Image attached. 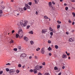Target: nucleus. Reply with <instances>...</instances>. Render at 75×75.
<instances>
[{
	"label": "nucleus",
	"instance_id": "45",
	"mask_svg": "<svg viewBox=\"0 0 75 75\" xmlns=\"http://www.w3.org/2000/svg\"><path fill=\"white\" fill-rule=\"evenodd\" d=\"M68 7H67L65 8L66 10H67V11L68 10Z\"/></svg>",
	"mask_w": 75,
	"mask_h": 75
},
{
	"label": "nucleus",
	"instance_id": "50",
	"mask_svg": "<svg viewBox=\"0 0 75 75\" xmlns=\"http://www.w3.org/2000/svg\"><path fill=\"white\" fill-rule=\"evenodd\" d=\"M3 74V71H0V74Z\"/></svg>",
	"mask_w": 75,
	"mask_h": 75
},
{
	"label": "nucleus",
	"instance_id": "32",
	"mask_svg": "<svg viewBox=\"0 0 75 75\" xmlns=\"http://www.w3.org/2000/svg\"><path fill=\"white\" fill-rule=\"evenodd\" d=\"M60 28V25H58L57 26V28L58 29V28Z\"/></svg>",
	"mask_w": 75,
	"mask_h": 75
},
{
	"label": "nucleus",
	"instance_id": "13",
	"mask_svg": "<svg viewBox=\"0 0 75 75\" xmlns=\"http://www.w3.org/2000/svg\"><path fill=\"white\" fill-rule=\"evenodd\" d=\"M26 26H27V27H26L27 29H29V28H30V26L29 25H27V24L26 25Z\"/></svg>",
	"mask_w": 75,
	"mask_h": 75
},
{
	"label": "nucleus",
	"instance_id": "46",
	"mask_svg": "<svg viewBox=\"0 0 75 75\" xmlns=\"http://www.w3.org/2000/svg\"><path fill=\"white\" fill-rule=\"evenodd\" d=\"M42 65H45V62H44L42 63Z\"/></svg>",
	"mask_w": 75,
	"mask_h": 75
},
{
	"label": "nucleus",
	"instance_id": "9",
	"mask_svg": "<svg viewBox=\"0 0 75 75\" xmlns=\"http://www.w3.org/2000/svg\"><path fill=\"white\" fill-rule=\"evenodd\" d=\"M25 6L26 7V8H27L28 9H30V6L28 5L27 4H25Z\"/></svg>",
	"mask_w": 75,
	"mask_h": 75
},
{
	"label": "nucleus",
	"instance_id": "52",
	"mask_svg": "<svg viewBox=\"0 0 75 75\" xmlns=\"http://www.w3.org/2000/svg\"><path fill=\"white\" fill-rule=\"evenodd\" d=\"M36 15H38V12H37V11H36Z\"/></svg>",
	"mask_w": 75,
	"mask_h": 75
},
{
	"label": "nucleus",
	"instance_id": "23",
	"mask_svg": "<svg viewBox=\"0 0 75 75\" xmlns=\"http://www.w3.org/2000/svg\"><path fill=\"white\" fill-rule=\"evenodd\" d=\"M48 50H49V51H50L52 50V48H51V47H49L48 48Z\"/></svg>",
	"mask_w": 75,
	"mask_h": 75
},
{
	"label": "nucleus",
	"instance_id": "22",
	"mask_svg": "<svg viewBox=\"0 0 75 75\" xmlns=\"http://www.w3.org/2000/svg\"><path fill=\"white\" fill-rule=\"evenodd\" d=\"M18 48L19 50L20 51L21 50V47L20 46H18Z\"/></svg>",
	"mask_w": 75,
	"mask_h": 75
},
{
	"label": "nucleus",
	"instance_id": "47",
	"mask_svg": "<svg viewBox=\"0 0 75 75\" xmlns=\"http://www.w3.org/2000/svg\"><path fill=\"white\" fill-rule=\"evenodd\" d=\"M6 65H11V64L8 63L6 64Z\"/></svg>",
	"mask_w": 75,
	"mask_h": 75
},
{
	"label": "nucleus",
	"instance_id": "43",
	"mask_svg": "<svg viewBox=\"0 0 75 75\" xmlns=\"http://www.w3.org/2000/svg\"><path fill=\"white\" fill-rule=\"evenodd\" d=\"M30 72H33V70L31 69L30 70Z\"/></svg>",
	"mask_w": 75,
	"mask_h": 75
},
{
	"label": "nucleus",
	"instance_id": "2",
	"mask_svg": "<svg viewBox=\"0 0 75 75\" xmlns=\"http://www.w3.org/2000/svg\"><path fill=\"white\" fill-rule=\"evenodd\" d=\"M35 68L38 71H40V70H41V68H42V66L37 65L35 67Z\"/></svg>",
	"mask_w": 75,
	"mask_h": 75
},
{
	"label": "nucleus",
	"instance_id": "27",
	"mask_svg": "<svg viewBox=\"0 0 75 75\" xmlns=\"http://www.w3.org/2000/svg\"><path fill=\"white\" fill-rule=\"evenodd\" d=\"M55 47L56 49H58V46L57 45H55Z\"/></svg>",
	"mask_w": 75,
	"mask_h": 75
},
{
	"label": "nucleus",
	"instance_id": "54",
	"mask_svg": "<svg viewBox=\"0 0 75 75\" xmlns=\"http://www.w3.org/2000/svg\"><path fill=\"white\" fill-rule=\"evenodd\" d=\"M31 58H32V57L30 56V57H29V59H31Z\"/></svg>",
	"mask_w": 75,
	"mask_h": 75
},
{
	"label": "nucleus",
	"instance_id": "64",
	"mask_svg": "<svg viewBox=\"0 0 75 75\" xmlns=\"http://www.w3.org/2000/svg\"><path fill=\"white\" fill-rule=\"evenodd\" d=\"M64 6H67V4H66V3H64Z\"/></svg>",
	"mask_w": 75,
	"mask_h": 75
},
{
	"label": "nucleus",
	"instance_id": "39",
	"mask_svg": "<svg viewBox=\"0 0 75 75\" xmlns=\"http://www.w3.org/2000/svg\"><path fill=\"white\" fill-rule=\"evenodd\" d=\"M57 22L58 24H61V22L59 21H58Z\"/></svg>",
	"mask_w": 75,
	"mask_h": 75
},
{
	"label": "nucleus",
	"instance_id": "11",
	"mask_svg": "<svg viewBox=\"0 0 75 75\" xmlns=\"http://www.w3.org/2000/svg\"><path fill=\"white\" fill-rule=\"evenodd\" d=\"M19 11L21 13H23L24 12V10H23V9L22 8H19Z\"/></svg>",
	"mask_w": 75,
	"mask_h": 75
},
{
	"label": "nucleus",
	"instance_id": "63",
	"mask_svg": "<svg viewBox=\"0 0 75 75\" xmlns=\"http://www.w3.org/2000/svg\"><path fill=\"white\" fill-rule=\"evenodd\" d=\"M74 22H73L72 23V25H74Z\"/></svg>",
	"mask_w": 75,
	"mask_h": 75
},
{
	"label": "nucleus",
	"instance_id": "61",
	"mask_svg": "<svg viewBox=\"0 0 75 75\" xmlns=\"http://www.w3.org/2000/svg\"><path fill=\"white\" fill-rule=\"evenodd\" d=\"M61 75V72H60L58 74V75Z\"/></svg>",
	"mask_w": 75,
	"mask_h": 75
},
{
	"label": "nucleus",
	"instance_id": "16",
	"mask_svg": "<svg viewBox=\"0 0 75 75\" xmlns=\"http://www.w3.org/2000/svg\"><path fill=\"white\" fill-rule=\"evenodd\" d=\"M49 5L50 7L52 6V2H49Z\"/></svg>",
	"mask_w": 75,
	"mask_h": 75
},
{
	"label": "nucleus",
	"instance_id": "37",
	"mask_svg": "<svg viewBox=\"0 0 75 75\" xmlns=\"http://www.w3.org/2000/svg\"><path fill=\"white\" fill-rule=\"evenodd\" d=\"M55 70H57V69H58V68H57V67H54V68Z\"/></svg>",
	"mask_w": 75,
	"mask_h": 75
},
{
	"label": "nucleus",
	"instance_id": "36",
	"mask_svg": "<svg viewBox=\"0 0 75 75\" xmlns=\"http://www.w3.org/2000/svg\"><path fill=\"white\" fill-rule=\"evenodd\" d=\"M13 50L14 51H17V49L16 48H14L13 49Z\"/></svg>",
	"mask_w": 75,
	"mask_h": 75
},
{
	"label": "nucleus",
	"instance_id": "30",
	"mask_svg": "<svg viewBox=\"0 0 75 75\" xmlns=\"http://www.w3.org/2000/svg\"><path fill=\"white\" fill-rule=\"evenodd\" d=\"M28 4L29 5V6H31V5H32V3L31 2H29Z\"/></svg>",
	"mask_w": 75,
	"mask_h": 75
},
{
	"label": "nucleus",
	"instance_id": "31",
	"mask_svg": "<svg viewBox=\"0 0 75 75\" xmlns=\"http://www.w3.org/2000/svg\"><path fill=\"white\" fill-rule=\"evenodd\" d=\"M18 66L19 68H21V65L20 64H19L18 65Z\"/></svg>",
	"mask_w": 75,
	"mask_h": 75
},
{
	"label": "nucleus",
	"instance_id": "41",
	"mask_svg": "<svg viewBox=\"0 0 75 75\" xmlns=\"http://www.w3.org/2000/svg\"><path fill=\"white\" fill-rule=\"evenodd\" d=\"M52 32L54 33H55L56 32V31H55V30H52Z\"/></svg>",
	"mask_w": 75,
	"mask_h": 75
},
{
	"label": "nucleus",
	"instance_id": "33",
	"mask_svg": "<svg viewBox=\"0 0 75 75\" xmlns=\"http://www.w3.org/2000/svg\"><path fill=\"white\" fill-rule=\"evenodd\" d=\"M6 71L7 72H8V71H10V70L8 68H6Z\"/></svg>",
	"mask_w": 75,
	"mask_h": 75
},
{
	"label": "nucleus",
	"instance_id": "18",
	"mask_svg": "<svg viewBox=\"0 0 75 75\" xmlns=\"http://www.w3.org/2000/svg\"><path fill=\"white\" fill-rule=\"evenodd\" d=\"M34 1H35L36 4H38V3L39 2V0H34Z\"/></svg>",
	"mask_w": 75,
	"mask_h": 75
},
{
	"label": "nucleus",
	"instance_id": "51",
	"mask_svg": "<svg viewBox=\"0 0 75 75\" xmlns=\"http://www.w3.org/2000/svg\"><path fill=\"white\" fill-rule=\"evenodd\" d=\"M69 23H72V21H70V20H69Z\"/></svg>",
	"mask_w": 75,
	"mask_h": 75
},
{
	"label": "nucleus",
	"instance_id": "60",
	"mask_svg": "<svg viewBox=\"0 0 75 75\" xmlns=\"http://www.w3.org/2000/svg\"><path fill=\"white\" fill-rule=\"evenodd\" d=\"M70 54V53H69L68 54L67 53V55H68V56H69V54Z\"/></svg>",
	"mask_w": 75,
	"mask_h": 75
},
{
	"label": "nucleus",
	"instance_id": "21",
	"mask_svg": "<svg viewBox=\"0 0 75 75\" xmlns=\"http://www.w3.org/2000/svg\"><path fill=\"white\" fill-rule=\"evenodd\" d=\"M29 34H33V31L32 30H31L29 32Z\"/></svg>",
	"mask_w": 75,
	"mask_h": 75
},
{
	"label": "nucleus",
	"instance_id": "57",
	"mask_svg": "<svg viewBox=\"0 0 75 75\" xmlns=\"http://www.w3.org/2000/svg\"><path fill=\"white\" fill-rule=\"evenodd\" d=\"M66 34H67V35H68V34H69V33L68 32H66Z\"/></svg>",
	"mask_w": 75,
	"mask_h": 75
},
{
	"label": "nucleus",
	"instance_id": "35",
	"mask_svg": "<svg viewBox=\"0 0 75 75\" xmlns=\"http://www.w3.org/2000/svg\"><path fill=\"white\" fill-rule=\"evenodd\" d=\"M72 15H73V16L74 17H75V13L74 12H73L72 13Z\"/></svg>",
	"mask_w": 75,
	"mask_h": 75
},
{
	"label": "nucleus",
	"instance_id": "15",
	"mask_svg": "<svg viewBox=\"0 0 75 75\" xmlns=\"http://www.w3.org/2000/svg\"><path fill=\"white\" fill-rule=\"evenodd\" d=\"M2 13H3V11L1 10H0V17L2 16Z\"/></svg>",
	"mask_w": 75,
	"mask_h": 75
},
{
	"label": "nucleus",
	"instance_id": "44",
	"mask_svg": "<svg viewBox=\"0 0 75 75\" xmlns=\"http://www.w3.org/2000/svg\"><path fill=\"white\" fill-rule=\"evenodd\" d=\"M35 59H38V57H37V56H35Z\"/></svg>",
	"mask_w": 75,
	"mask_h": 75
},
{
	"label": "nucleus",
	"instance_id": "3",
	"mask_svg": "<svg viewBox=\"0 0 75 75\" xmlns=\"http://www.w3.org/2000/svg\"><path fill=\"white\" fill-rule=\"evenodd\" d=\"M22 32H23V31L21 30H19L18 31V33L19 34V38H22V37L23 36V34L21 33H22Z\"/></svg>",
	"mask_w": 75,
	"mask_h": 75
},
{
	"label": "nucleus",
	"instance_id": "53",
	"mask_svg": "<svg viewBox=\"0 0 75 75\" xmlns=\"http://www.w3.org/2000/svg\"><path fill=\"white\" fill-rule=\"evenodd\" d=\"M48 43H49V44H50L51 43V41L50 40H48Z\"/></svg>",
	"mask_w": 75,
	"mask_h": 75
},
{
	"label": "nucleus",
	"instance_id": "17",
	"mask_svg": "<svg viewBox=\"0 0 75 75\" xmlns=\"http://www.w3.org/2000/svg\"><path fill=\"white\" fill-rule=\"evenodd\" d=\"M18 37H19V34H17V33H16V38H18Z\"/></svg>",
	"mask_w": 75,
	"mask_h": 75
},
{
	"label": "nucleus",
	"instance_id": "10",
	"mask_svg": "<svg viewBox=\"0 0 75 75\" xmlns=\"http://www.w3.org/2000/svg\"><path fill=\"white\" fill-rule=\"evenodd\" d=\"M24 39L25 41H28V38L25 36L24 38Z\"/></svg>",
	"mask_w": 75,
	"mask_h": 75
},
{
	"label": "nucleus",
	"instance_id": "29",
	"mask_svg": "<svg viewBox=\"0 0 75 75\" xmlns=\"http://www.w3.org/2000/svg\"><path fill=\"white\" fill-rule=\"evenodd\" d=\"M27 8H26V7H25L23 8V10L24 11H25L26 10H27Z\"/></svg>",
	"mask_w": 75,
	"mask_h": 75
},
{
	"label": "nucleus",
	"instance_id": "38",
	"mask_svg": "<svg viewBox=\"0 0 75 75\" xmlns=\"http://www.w3.org/2000/svg\"><path fill=\"white\" fill-rule=\"evenodd\" d=\"M19 72H20V71H19V70H16V73H17V74H18Z\"/></svg>",
	"mask_w": 75,
	"mask_h": 75
},
{
	"label": "nucleus",
	"instance_id": "4",
	"mask_svg": "<svg viewBox=\"0 0 75 75\" xmlns=\"http://www.w3.org/2000/svg\"><path fill=\"white\" fill-rule=\"evenodd\" d=\"M16 72V70L15 69H11L10 70V74L11 75H13L14 74V72Z\"/></svg>",
	"mask_w": 75,
	"mask_h": 75
},
{
	"label": "nucleus",
	"instance_id": "5",
	"mask_svg": "<svg viewBox=\"0 0 75 75\" xmlns=\"http://www.w3.org/2000/svg\"><path fill=\"white\" fill-rule=\"evenodd\" d=\"M14 13L15 16H19L20 13L17 10L15 11H13Z\"/></svg>",
	"mask_w": 75,
	"mask_h": 75
},
{
	"label": "nucleus",
	"instance_id": "14",
	"mask_svg": "<svg viewBox=\"0 0 75 75\" xmlns=\"http://www.w3.org/2000/svg\"><path fill=\"white\" fill-rule=\"evenodd\" d=\"M33 72H34V74H37V70L35 69H34Z\"/></svg>",
	"mask_w": 75,
	"mask_h": 75
},
{
	"label": "nucleus",
	"instance_id": "8",
	"mask_svg": "<svg viewBox=\"0 0 75 75\" xmlns=\"http://www.w3.org/2000/svg\"><path fill=\"white\" fill-rule=\"evenodd\" d=\"M47 31V30L46 29H43L41 32L42 34H45Z\"/></svg>",
	"mask_w": 75,
	"mask_h": 75
},
{
	"label": "nucleus",
	"instance_id": "7",
	"mask_svg": "<svg viewBox=\"0 0 75 75\" xmlns=\"http://www.w3.org/2000/svg\"><path fill=\"white\" fill-rule=\"evenodd\" d=\"M45 52V48L44 47H43L41 50V53L42 54H44Z\"/></svg>",
	"mask_w": 75,
	"mask_h": 75
},
{
	"label": "nucleus",
	"instance_id": "55",
	"mask_svg": "<svg viewBox=\"0 0 75 75\" xmlns=\"http://www.w3.org/2000/svg\"><path fill=\"white\" fill-rule=\"evenodd\" d=\"M52 55V54H51V53H49V55H50V56H51Z\"/></svg>",
	"mask_w": 75,
	"mask_h": 75
},
{
	"label": "nucleus",
	"instance_id": "49",
	"mask_svg": "<svg viewBox=\"0 0 75 75\" xmlns=\"http://www.w3.org/2000/svg\"><path fill=\"white\" fill-rule=\"evenodd\" d=\"M65 68V66H64L62 67V69H63Z\"/></svg>",
	"mask_w": 75,
	"mask_h": 75
},
{
	"label": "nucleus",
	"instance_id": "40",
	"mask_svg": "<svg viewBox=\"0 0 75 75\" xmlns=\"http://www.w3.org/2000/svg\"><path fill=\"white\" fill-rule=\"evenodd\" d=\"M45 75H50V74L48 73H46L45 74Z\"/></svg>",
	"mask_w": 75,
	"mask_h": 75
},
{
	"label": "nucleus",
	"instance_id": "19",
	"mask_svg": "<svg viewBox=\"0 0 75 75\" xmlns=\"http://www.w3.org/2000/svg\"><path fill=\"white\" fill-rule=\"evenodd\" d=\"M69 41L70 42H72V41H74V40H72V38H71L69 39Z\"/></svg>",
	"mask_w": 75,
	"mask_h": 75
},
{
	"label": "nucleus",
	"instance_id": "48",
	"mask_svg": "<svg viewBox=\"0 0 75 75\" xmlns=\"http://www.w3.org/2000/svg\"><path fill=\"white\" fill-rule=\"evenodd\" d=\"M14 32H15V31H14V30H13L12 31V34H13V33H14Z\"/></svg>",
	"mask_w": 75,
	"mask_h": 75
},
{
	"label": "nucleus",
	"instance_id": "20",
	"mask_svg": "<svg viewBox=\"0 0 75 75\" xmlns=\"http://www.w3.org/2000/svg\"><path fill=\"white\" fill-rule=\"evenodd\" d=\"M50 7L52 10V11H54V7H52V6H50Z\"/></svg>",
	"mask_w": 75,
	"mask_h": 75
},
{
	"label": "nucleus",
	"instance_id": "62",
	"mask_svg": "<svg viewBox=\"0 0 75 75\" xmlns=\"http://www.w3.org/2000/svg\"><path fill=\"white\" fill-rule=\"evenodd\" d=\"M69 71H67V74H69Z\"/></svg>",
	"mask_w": 75,
	"mask_h": 75
},
{
	"label": "nucleus",
	"instance_id": "26",
	"mask_svg": "<svg viewBox=\"0 0 75 75\" xmlns=\"http://www.w3.org/2000/svg\"><path fill=\"white\" fill-rule=\"evenodd\" d=\"M44 17L46 19H49V18L46 16H45Z\"/></svg>",
	"mask_w": 75,
	"mask_h": 75
},
{
	"label": "nucleus",
	"instance_id": "28",
	"mask_svg": "<svg viewBox=\"0 0 75 75\" xmlns=\"http://www.w3.org/2000/svg\"><path fill=\"white\" fill-rule=\"evenodd\" d=\"M13 42H14V41H13V40H11L9 42L10 44H11V43H13Z\"/></svg>",
	"mask_w": 75,
	"mask_h": 75
},
{
	"label": "nucleus",
	"instance_id": "34",
	"mask_svg": "<svg viewBox=\"0 0 75 75\" xmlns=\"http://www.w3.org/2000/svg\"><path fill=\"white\" fill-rule=\"evenodd\" d=\"M40 50V48L38 47V48L36 49V51H39Z\"/></svg>",
	"mask_w": 75,
	"mask_h": 75
},
{
	"label": "nucleus",
	"instance_id": "25",
	"mask_svg": "<svg viewBox=\"0 0 75 75\" xmlns=\"http://www.w3.org/2000/svg\"><path fill=\"white\" fill-rule=\"evenodd\" d=\"M30 43L31 45H33V44H34V42H33V41H30Z\"/></svg>",
	"mask_w": 75,
	"mask_h": 75
},
{
	"label": "nucleus",
	"instance_id": "12",
	"mask_svg": "<svg viewBox=\"0 0 75 75\" xmlns=\"http://www.w3.org/2000/svg\"><path fill=\"white\" fill-rule=\"evenodd\" d=\"M62 57L63 58H67V55L64 54L62 56Z\"/></svg>",
	"mask_w": 75,
	"mask_h": 75
},
{
	"label": "nucleus",
	"instance_id": "59",
	"mask_svg": "<svg viewBox=\"0 0 75 75\" xmlns=\"http://www.w3.org/2000/svg\"><path fill=\"white\" fill-rule=\"evenodd\" d=\"M52 3L53 4H54H54H55V2H53V1H52Z\"/></svg>",
	"mask_w": 75,
	"mask_h": 75
},
{
	"label": "nucleus",
	"instance_id": "1",
	"mask_svg": "<svg viewBox=\"0 0 75 75\" xmlns=\"http://www.w3.org/2000/svg\"><path fill=\"white\" fill-rule=\"evenodd\" d=\"M28 24V21H27L25 20L24 21V22L22 20L21 21L20 23H18L17 25H21V27H25Z\"/></svg>",
	"mask_w": 75,
	"mask_h": 75
},
{
	"label": "nucleus",
	"instance_id": "24",
	"mask_svg": "<svg viewBox=\"0 0 75 75\" xmlns=\"http://www.w3.org/2000/svg\"><path fill=\"white\" fill-rule=\"evenodd\" d=\"M49 30H50V31H52V30H53L52 28L51 27H50L49 28Z\"/></svg>",
	"mask_w": 75,
	"mask_h": 75
},
{
	"label": "nucleus",
	"instance_id": "58",
	"mask_svg": "<svg viewBox=\"0 0 75 75\" xmlns=\"http://www.w3.org/2000/svg\"><path fill=\"white\" fill-rule=\"evenodd\" d=\"M25 65H24L22 67V68H23V69L25 68Z\"/></svg>",
	"mask_w": 75,
	"mask_h": 75
},
{
	"label": "nucleus",
	"instance_id": "6",
	"mask_svg": "<svg viewBox=\"0 0 75 75\" xmlns=\"http://www.w3.org/2000/svg\"><path fill=\"white\" fill-rule=\"evenodd\" d=\"M27 56V54L25 53H23L21 54L20 55L21 57H23V58H25Z\"/></svg>",
	"mask_w": 75,
	"mask_h": 75
},
{
	"label": "nucleus",
	"instance_id": "56",
	"mask_svg": "<svg viewBox=\"0 0 75 75\" xmlns=\"http://www.w3.org/2000/svg\"><path fill=\"white\" fill-rule=\"evenodd\" d=\"M38 75H42V74L41 73H39Z\"/></svg>",
	"mask_w": 75,
	"mask_h": 75
},
{
	"label": "nucleus",
	"instance_id": "42",
	"mask_svg": "<svg viewBox=\"0 0 75 75\" xmlns=\"http://www.w3.org/2000/svg\"><path fill=\"white\" fill-rule=\"evenodd\" d=\"M50 34L52 36V35H53V33L52 32H51L50 33Z\"/></svg>",
	"mask_w": 75,
	"mask_h": 75
}]
</instances>
